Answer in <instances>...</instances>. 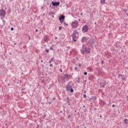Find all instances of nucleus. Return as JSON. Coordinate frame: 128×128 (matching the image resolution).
<instances>
[{
  "label": "nucleus",
  "mask_w": 128,
  "mask_h": 128,
  "mask_svg": "<svg viewBox=\"0 0 128 128\" xmlns=\"http://www.w3.org/2000/svg\"><path fill=\"white\" fill-rule=\"evenodd\" d=\"M84 76H86V74H88V72H84Z\"/></svg>",
  "instance_id": "7c9ffc66"
},
{
  "label": "nucleus",
  "mask_w": 128,
  "mask_h": 128,
  "mask_svg": "<svg viewBox=\"0 0 128 128\" xmlns=\"http://www.w3.org/2000/svg\"><path fill=\"white\" fill-rule=\"evenodd\" d=\"M98 84H100V88H104V86H106V81L104 80L103 79L98 78Z\"/></svg>",
  "instance_id": "7ed1b4c3"
},
{
  "label": "nucleus",
  "mask_w": 128,
  "mask_h": 128,
  "mask_svg": "<svg viewBox=\"0 0 128 128\" xmlns=\"http://www.w3.org/2000/svg\"><path fill=\"white\" fill-rule=\"evenodd\" d=\"M42 66H44V65H42Z\"/></svg>",
  "instance_id": "e2e57ef3"
},
{
  "label": "nucleus",
  "mask_w": 128,
  "mask_h": 128,
  "mask_svg": "<svg viewBox=\"0 0 128 128\" xmlns=\"http://www.w3.org/2000/svg\"><path fill=\"white\" fill-rule=\"evenodd\" d=\"M50 68H52V66H53L52 64H50Z\"/></svg>",
  "instance_id": "c756f323"
},
{
  "label": "nucleus",
  "mask_w": 128,
  "mask_h": 128,
  "mask_svg": "<svg viewBox=\"0 0 128 128\" xmlns=\"http://www.w3.org/2000/svg\"><path fill=\"white\" fill-rule=\"evenodd\" d=\"M80 52L82 54H88L90 52V49L88 48H86V44H82V49H81Z\"/></svg>",
  "instance_id": "f257e3e1"
},
{
  "label": "nucleus",
  "mask_w": 128,
  "mask_h": 128,
  "mask_svg": "<svg viewBox=\"0 0 128 128\" xmlns=\"http://www.w3.org/2000/svg\"><path fill=\"white\" fill-rule=\"evenodd\" d=\"M106 54H107V56H110V53L108 52H106Z\"/></svg>",
  "instance_id": "cd10ccee"
},
{
  "label": "nucleus",
  "mask_w": 128,
  "mask_h": 128,
  "mask_svg": "<svg viewBox=\"0 0 128 128\" xmlns=\"http://www.w3.org/2000/svg\"><path fill=\"white\" fill-rule=\"evenodd\" d=\"M76 82H80V78H76Z\"/></svg>",
  "instance_id": "6ab92c4d"
},
{
  "label": "nucleus",
  "mask_w": 128,
  "mask_h": 128,
  "mask_svg": "<svg viewBox=\"0 0 128 128\" xmlns=\"http://www.w3.org/2000/svg\"><path fill=\"white\" fill-rule=\"evenodd\" d=\"M100 3L102 4H106V0H100Z\"/></svg>",
  "instance_id": "f3484780"
},
{
  "label": "nucleus",
  "mask_w": 128,
  "mask_h": 128,
  "mask_svg": "<svg viewBox=\"0 0 128 128\" xmlns=\"http://www.w3.org/2000/svg\"><path fill=\"white\" fill-rule=\"evenodd\" d=\"M41 62H44V60H41Z\"/></svg>",
  "instance_id": "49530a36"
},
{
  "label": "nucleus",
  "mask_w": 128,
  "mask_h": 128,
  "mask_svg": "<svg viewBox=\"0 0 128 128\" xmlns=\"http://www.w3.org/2000/svg\"><path fill=\"white\" fill-rule=\"evenodd\" d=\"M60 72H62V70L60 69Z\"/></svg>",
  "instance_id": "4c0bfd02"
},
{
  "label": "nucleus",
  "mask_w": 128,
  "mask_h": 128,
  "mask_svg": "<svg viewBox=\"0 0 128 128\" xmlns=\"http://www.w3.org/2000/svg\"><path fill=\"white\" fill-rule=\"evenodd\" d=\"M52 18H54V16H52Z\"/></svg>",
  "instance_id": "864d4df0"
},
{
  "label": "nucleus",
  "mask_w": 128,
  "mask_h": 128,
  "mask_svg": "<svg viewBox=\"0 0 128 128\" xmlns=\"http://www.w3.org/2000/svg\"><path fill=\"white\" fill-rule=\"evenodd\" d=\"M1 19L2 20L4 25V23L6 22V21L2 18H1Z\"/></svg>",
  "instance_id": "393cba45"
},
{
  "label": "nucleus",
  "mask_w": 128,
  "mask_h": 128,
  "mask_svg": "<svg viewBox=\"0 0 128 128\" xmlns=\"http://www.w3.org/2000/svg\"><path fill=\"white\" fill-rule=\"evenodd\" d=\"M50 50H52V47L50 48Z\"/></svg>",
  "instance_id": "6e6d98bb"
},
{
  "label": "nucleus",
  "mask_w": 128,
  "mask_h": 128,
  "mask_svg": "<svg viewBox=\"0 0 128 128\" xmlns=\"http://www.w3.org/2000/svg\"><path fill=\"white\" fill-rule=\"evenodd\" d=\"M41 8H42V9L44 8V7H42Z\"/></svg>",
  "instance_id": "13d9d810"
},
{
  "label": "nucleus",
  "mask_w": 128,
  "mask_h": 128,
  "mask_svg": "<svg viewBox=\"0 0 128 128\" xmlns=\"http://www.w3.org/2000/svg\"><path fill=\"white\" fill-rule=\"evenodd\" d=\"M56 38H58V37L55 38V40H56Z\"/></svg>",
  "instance_id": "8fccbe9b"
},
{
  "label": "nucleus",
  "mask_w": 128,
  "mask_h": 128,
  "mask_svg": "<svg viewBox=\"0 0 128 128\" xmlns=\"http://www.w3.org/2000/svg\"><path fill=\"white\" fill-rule=\"evenodd\" d=\"M46 99L48 98V96L46 97Z\"/></svg>",
  "instance_id": "603ef678"
},
{
  "label": "nucleus",
  "mask_w": 128,
  "mask_h": 128,
  "mask_svg": "<svg viewBox=\"0 0 128 128\" xmlns=\"http://www.w3.org/2000/svg\"><path fill=\"white\" fill-rule=\"evenodd\" d=\"M118 78L119 80L122 79V80H126V78L124 76V75L119 74Z\"/></svg>",
  "instance_id": "6e6552de"
},
{
  "label": "nucleus",
  "mask_w": 128,
  "mask_h": 128,
  "mask_svg": "<svg viewBox=\"0 0 128 128\" xmlns=\"http://www.w3.org/2000/svg\"><path fill=\"white\" fill-rule=\"evenodd\" d=\"M0 16H2V18L6 17V10H0Z\"/></svg>",
  "instance_id": "0eeeda50"
},
{
  "label": "nucleus",
  "mask_w": 128,
  "mask_h": 128,
  "mask_svg": "<svg viewBox=\"0 0 128 128\" xmlns=\"http://www.w3.org/2000/svg\"><path fill=\"white\" fill-rule=\"evenodd\" d=\"M49 104H50L51 103H50V102H49Z\"/></svg>",
  "instance_id": "0e129e2a"
},
{
  "label": "nucleus",
  "mask_w": 128,
  "mask_h": 128,
  "mask_svg": "<svg viewBox=\"0 0 128 128\" xmlns=\"http://www.w3.org/2000/svg\"><path fill=\"white\" fill-rule=\"evenodd\" d=\"M79 26L78 22L74 20L71 23V26L72 28H76Z\"/></svg>",
  "instance_id": "39448f33"
},
{
  "label": "nucleus",
  "mask_w": 128,
  "mask_h": 128,
  "mask_svg": "<svg viewBox=\"0 0 128 128\" xmlns=\"http://www.w3.org/2000/svg\"><path fill=\"white\" fill-rule=\"evenodd\" d=\"M60 114H62V111H60Z\"/></svg>",
  "instance_id": "a18cd8bd"
},
{
  "label": "nucleus",
  "mask_w": 128,
  "mask_h": 128,
  "mask_svg": "<svg viewBox=\"0 0 128 128\" xmlns=\"http://www.w3.org/2000/svg\"><path fill=\"white\" fill-rule=\"evenodd\" d=\"M88 70L89 72H92V67H89L88 68Z\"/></svg>",
  "instance_id": "aec40b11"
},
{
  "label": "nucleus",
  "mask_w": 128,
  "mask_h": 128,
  "mask_svg": "<svg viewBox=\"0 0 128 128\" xmlns=\"http://www.w3.org/2000/svg\"><path fill=\"white\" fill-rule=\"evenodd\" d=\"M98 72L99 74H102V72L100 70H98Z\"/></svg>",
  "instance_id": "b1692460"
},
{
  "label": "nucleus",
  "mask_w": 128,
  "mask_h": 128,
  "mask_svg": "<svg viewBox=\"0 0 128 128\" xmlns=\"http://www.w3.org/2000/svg\"><path fill=\"white\" fill-rule=\"evenodd\" d=\"M64 26H68V24L66 22H64Z\"/></svg>",
  "instance_id": "5701e85b"
},
{
  "label": "nucleus",
  "mask_w": 128,
  "mask_h": 128,
  "mask_svg": "<svg viewBox=\"0 0 128 128\" xmlns=\"http://www.w3.org/2000/svg\"><path fill=\"white\" fill-rule=\"evenodd\" d=\"M81 40H82V42H86L87 40L86 37V36H83Z\"/></svg>",
  "instance_id": "f8f14e48"
},
{
  "label": "nucleus",
  "mask_w": 128,
  "mask_h": 128,
  "mask_svg": "<svg viewBox=\"0 0 128 128\" xmlns=\"http://www.w3.org/2000/svg\"><path fill=\"white\" fill-rule=\"evenodd\" d=\"M102 104L103 106H106V103L104 101H103L102 102Z\"/></svg>",
  "instance_id": "a878e982"
},
{
  "label": "nucleus",
  "mask_w": 128,
  "mask_h": 128,
  "mask_svg": "<svg viewBox=\"0 0 128 128\" xmlns=\"http://www.w3.org/2000/svg\"><path fill=\"white\" fill-rule=\"evenodd\" d=\"M64 78H68L69 80L72 79V76L70 75H68V74H64Z\"/></svg>",
  "instance_id": "1a4fd4ad"
},
{
  "label": "nucleus",
  "mask_w": 128,
  "mask_h": 128,
  "mask_svg": "<svg viewBox=\"0 0 128 128\" xmlns=\"http://www.w3.org/2000/svg\"><path fill=\"white\" fill-rule=\"evenodd\" d=\"M78 30H80V28H78Z\"/></svg>",
  "instance_id": "09e8293b"
},
{
  "label": "nucleus",
  "mask_w": 128,
  "mask_h": 128,
  "mask_svg": "<svg viewBox=\"0 0 128 128\" xmlns=\"http://www.w3.org/2000/svg\"><path fill=\"white\" fill-rule=\"evenodd\" d=\"M10 30H12V31L14 30V28H11Z\"/></svg>",
  "instance_id": "473e14b6"
},
{
  "label": "nucleus",
  "mask_w": 128,
  "mask_h": 128,
  "mask_svg": "<svg viewBox=\"0 0 128 128\" xmlns=\"http://www.w3.org/2000/svg\"><path fill=\"white\" fill-rule=\"evenodd\" d=\"M66 92H70L71 93H72L74 92L72 86H70V84H66Z\"/></svg>",
  "instance_id": "20e7f679"
},
{
  "label": "nucleus",
  "mask_w": 128,
  "mask_h": 128,
  "mask_svg": "<svg viewBox=\"0 0 128 128\" xmlns=\"http://www.w3.org/2000/svg\"><path fill=\"white\" fill-rule=\"evenodd\" d=\"M89 28H90L88 27V26L86 24L82 27V32L83 34H86V32H88Z\"/></svg>",
  "instance_id": "423d86ee"
},
{
  "label": "nucleus",
  "mask_w": 128,
  "mask_h": 128,
  "mask_svg": "<svg viewBox=\"0 0 128 128\" xmlns=\"http://www.w3.org/2000/svg\"><path fill=\"white\" fill-rule=\"evenodd\" d=\"M70 69H72V67H70Z\"/></svg>",
  "instance_id": "052dcab7"
},
{
  "label": "nucleus",
  "mask_w": 128,
  "mask_h": 128,
  "mask_svg": "<svg viewBox=\"0 0 128 128\" xmlns=\"http://www.w3.org/2000/svg\"><path fill=\"white\" fill-rule=\"evenodd\" d=\"M64 18H66V16L62 14L60 16L59 20H64Z\"/></svg>",
  "instance_id": "ddd939ff"
},
{
  "label": "nucleus",
  "mask_w": 128,
  "mask_h": 128,
  "mask_svg": "<svg viewBox=\"0 0 128 128\" xmlns=\"http://www.w3.org/2000/svg\"><path fill=\"white\" fill-rule=\"evenodd\" d=\"M76 34L78 36V30H75L72 34V40L74 42H76V40H78V36H76Z\"/></svg>",
  "instance_id": "f03ea898"
},
{
  "label": "nucleus",
  "mask_w": 128,
  "mask_h": 128,
  "mask_svg": "<svg viewBox=\"0 0 128 128\" xmlns=\"http://www.w3.org/2000/svg\"><path fill=\"white\" fill-rule=\"evenodd\" d=\"M64 22V20H60V24H62V22Z\"/></svg>",
  "instance_id": "f704fd0d"
},
{
  "label": "nucleus",
  "mask_w": 128,
  "mask_h": 128,
  "mask_svg": "<svg viewBox=\"0 0 128 128\" xmlns=\"http://www.w3.org/2000/svg\"><path fill=\"white\" fill-rule=\"evenodd\" d=\"M75 70H78V68L76 67Z\"/></svg>",
  "instance_id": "a19ab883"
},
{
  "label": "nucleus",
  "mask_w": 128,
  "mask_h": 128,
  "mask_svg": "<svg viewBox=\"0 0 128 128\" xmlns=\"http://www.w3.org/2000/svg\"><path fill=\"white\" fill-rule=\"evenodd\" d=\"M124 122L125 124H128V119H124Z\"/></svg>",
  "instance_id": "412c9836"
},
{
  "label": "nucleus",
  "mask_w": 128,
  "mask_h": 128,
  "mask_svg": "<svg viewBox=\"0 0 128 128\" xmlns=\"http://www.w3.org/2000/svg\"><path fill=\"white\" fill-rule=\"evenodd\" d=\"M70 54H72V51H70Z\"/></svg>",
  "instance_id": "c03bdc74"
},
{
  "label": "nucleus",
  "mask_w": 128,
  "mask_h": 128,
  "mask_svg": "<svg viewBox=\"0 0 128 128\" xmlns=\"http://www.w3.org/2000/svg\"><path fill=\"white\" fill-rule=\"evenodd\" d=\"M83 97L84 98H86V94H84L83 95Z\"/></svg>",
  "instance_id": "bb28decb"
},
{
  "label": "nucleus",
  "mask_w": 128,
  "mask_h": 128,
  "mask_svg": "<svg viewBox=\"0 0 128 128\" xmlns=\"http://www.w3.org/2000/svg\"><path fill=\"white\" fill-rule=\"evenodd\" d=\"M10 54L12 55V52H10Z\"/></svg>",
  "instance_id": "5fc2aeb1"
},
{
  "label": "nucleus",
  "mask_w": 128,
  "mask_h": 128,
  "mask_svg": "<svg viewBox=\"0 0 128 128\" xmlns=\"http://www.w3.org/2000/svg\"><path fill=\"white\" fill-rule=\"evenodd\" d=\"M50 60L52 62H54V57H52L50 59Z\"/></svg>",
  "instance_id": "4be33fe9"
},
{
  "label": "nucleus",
  "mask_w": 128,
  "mask_h": 128,
  "mask_svg": "<svg viewBox=\"0 0 128 128\" xmlns=\"http://www.w3.org/2000/svg\"><path fill=\"white\" fill-rule=\"evenodd\" d=\"M101 63L102 64H104V60H102L101 61Z\"/></svg>",
  "instance_id": "c9c22d12"
},
{
  "label": "nucleus",
  "mask_w": 128,
  "mask_h": 128,
  "mask_svg": "<svg viewBox=\"0 0 128 128\" xmlns=\"http://www.w3.org/2000/svg\"><path fill=\"white\" fill-rule=\"evenodd\" d=\"M116 106V105H114V104L112 105V108H114Z\"/></svg>",
  "instance_id": "2f4dec72"
},
{
  "label": "nucleus",
  "mask_w": 128,
  "mask_h": 128,
  "mask_svg": "<svg viewBox=\"0 0 128 128\" xmlns=\"http://www.w3.org/2000/svg\"><path fill=\"white\" fill-rule=\"evenodd\" d=\"M94 78V76H90L88 78L89 80H92Z\"/></svg>",
  "instance_id": "4468645a"
},
{
  "label": "nucleus",
  "mask_w": 128,
  "mask_h": 128,
  "mask_svg": "<svg viewBox=\"0 0 128 128\" xmlns=\"http://www.w3.org/2000/svg\"><path fill=\"white\" fill-rule=\"evenodd\" d=\"M52 62L51 60H50L49 61V64H52Z\"/></svg>",
  "instance_id": "58836bf2"
},
{
  "label": "nucleus",
  "mask_w": 128,
  "mask_h": 128,
  "mask_svg": "<svg viewBox=\"0 0 128 128\" xmlns=\"http://www.w3.org/2000/svg\"><path fill=\"white\" fill-rule=\"evenodd\" d=\"M22 12H24V10H26V8H23L22 9Z\"/></svg>",
  "instance_id": "72a5a7b5"
},
{
  "label": "nucleus",
  "mask_w": 128,
  "mask_h": 128,
  "mask_svg": "<svg viewBox=\"0 0 128 128\" xmlns=\"http://www.w3.org/2000/svg\"><path fill=\"white\" fill-rule=\"evenodd\" d=\"M90 100H96V96H92L90 98Z\"/></svg>",
  "instance_id": "2eb2a0df"
},
{
  "label": "nucleus",
  "mask_w": 128,
  "mask_h": 128,
  "mask_svg": "<svg viewBox=\"0 0 128 128\" xmlns=\"http://www.w3.org/2000/svg\"><path fill=\"white\" fill-rule=\"evenodd\" d=\"M68 118H70V116L69 115V116H68Z\"/></svg>",
  "instance_id": "3c124183"
},
{
  "label": "nucleus",
  "mask_w": 128,
  "mask_h": 128,
  "mask_svg": "<svg viewBox=\"0 0 128 128\" xmlns=\"http://www.w3.org/2000/svg\"><path fill=\"white\" fill-rule=\"evenodd\" d=\"M48 36H44L43 38V40H44V42H48Z\"/></svg>",
  "instance_id": "dca6fc26"
},
{
  "label": "nucleus",
  "mask_w": 128,
  "mask_h": 128,
  "mask_svg": "<svg viewBox=\"0 0 128 128\" xmlns=\"http://www.w3.org/2000/svg\"><path fill=\"white\" fill-rule=\"evenodd\" d=\"M46 116H44V117H45Z\"/></svg>",
  "instance_id": "774afa93"
},
{
  "label": "nucleus",
  "mask_w": 128,
  "mask_h": 128,
  "mask_svg": "<svg viewBox=\"0 0 128 128\" xmlns=\"http://www.w3.org/2000/svg\"><path fill=\"white\" fill-rule=\"evenodd\" d=\"M68 48H70V46H68Z\"/></svg>",
  "instance_id": "680f3d73"
},
{
  "label": "nucleus",
  "mask_w": 128,
  "mask_h": 128,
  "mask_svg": "<svg viewBox=\"0 0 128 128\" xmlns=\"http://www.w3.org/2000/svg\"><path fill=\"white\" fill-rule=\"evenodd\" d=\"M43 16H44V14H43Z\"/></svg>",
  "instance_id": "69168bd1"
},
{
  "label": "nucleus",
  "mask_w": 128,
  "mask_h": 128,
  "mask_svg": "<svg viewBox=\"0 0 128 128\" xmlns=\"http://www.w3.org/2000/svg\"><path fill=\"white\" fill-rule=\"evenodd\" d=\"M88 42L90 44H94V39H90Z\"/></svg>",
  "instance_id": "9b49d317"
},
{
  "label": "nucleus",
  "mask_w": 128,
  "mask_h": 128,
  "mask_svg": "<svg viewBox=\"0 0 128 128\" xmlns=\"http://www.w3.org/2000/svg\"><path fill=\"white\" fill-rule=\"evenodd\" d=\"M56 100V98H53V100Z\"/></svg>",
  "instance_id": "37998d69"
},
{
  "label": "nucleus",
  "mask_w": 128,
  "mask_h": 128,
  "mask_svg": "<svg viewBox=\"0 0 128 128\" xmlns=\"http://www.w3.org/2000/svg\"><path fill=\"white\" fill-rule=\"evenodd\" d=\"M76 58L78 60V58Z\"/></svg>",
  "instance_id": "338daca9"
},
{
  "label": "nucleus",
  "mask_w": 128,
  "mask_h": 128,
  "mask_svg": "<svg viewBox=\"0 0 128 128\" xmlns=\"http://www.w3.org/2000/svg\"><path fill=\"white\" fill-rule=\"evenodd\" d=\"M80 14V16H82V12H81V13Z\"/></svg>",
  "instance_id": "79ce46f5"
},
{
  "label": "nucleus",
  "mask_w": 128,
  "mask_h": 128,
  "mask_svg": "<svg viewBox=\"0 0 128 128\" xmlns=\"http://www.w3.org/2000/svg\"><path fill=\"white\" fill-rule=\"evenodd\" d=\"M67 104H68V105L70 106V98H67Z\"/></svg>",
  "instance_id": "a211bd4d"
},
{
  "label": "nucleus",
  "mask_w": 128,
  "mask_h": 128,
  "mask_svg": "<svg viewBox=\"0 0 128 128\" xmlns=\"http://www.w3.org/2000/svg\"><path fill=\"white\" fill-rule=\"evenodd\" d=\"M62 26H59V28H58V30H62Z\"/></svg>",
  "instance_id": "c85d7f7f"
},
{
  "label": "nucleus",
  "mask_w": 128,
  "mask_h": 128,
  "mask_svg": "<svg viewBox=\"0 0 128 128\" xmlns=\"http://www.w3.org/2000/svg\"><path fill=\"white\" fill-rule=\"evenodd\" d=\"M46 52H49L48 49L46 50Z\"/></svg>",
  "instance_id": "e433bc0d"
},
{
  "label": "nucleus",
  "mask_w": 128,
  "mask_h": 128,
  "mask_svg": "<svg viewBox=\"0 0 128 128\" xmlns=\"http://www.w3.org/2000/svg\"><path fill=\"white\" fill-rule=\"evenodd\" d=\"M94 24H96V22L94 23Z\"/></svg>",
  "instance_id": "bf43d9fd"
},
{
  "label": "nucleus",
  "mask_w": 128,
  "mask_h": 128,
  "mask_svg": "<svg viewBox=\"0 0 128 128\" xmlns=\"http://www.w3.org/2000/svg\"><path fill=\"white\" fill-rule=\"evenodd\" d=\"M36 32H38V29H36Z\"/></svg>",
  "instance_id": "ea45409f"
},
{
  "label": "nucleus",
  "mask_w": 128,
  "mask_h": 128,
  "mask_svg": "<svg viewBox=\"0 0 128 128\" xmlns=\"http://www.w3.org/2000/svg\"><path fill=\"white\" fill-rule=\"evenodd\" d=\"M79 66L80 68V64H79Z\"/></svg>",
  "instance_id": "de8ad7c7"
},
{
  "label": "nucleus",
  "mask_w": 128,
  "mask_h": 128,
  "mask_svg": "<svg viewBox=\"0 0 128 128\" xmlns=\"http://www.w3.org/2000/svg\"><path fill=\"white\" fill-rule=\"evenodd\" d=\"M52 6H60V2H52Z\"/></svg>",
  "instance_id": "9d476101"
},
{
  "label": "nucleus",
  "mask_w": 128,
  "mask_h": 128,
  "mask_svg": "<svg viewBox=\"0 0 128 128\" xmlns=\"http://www.w3.org/2000/svg\"><path fill=\"white\" fill-rule=\"evenodd\" d=\"M126 16H128V13H126Z\"/></svg>",
  "instance_id": "4d7b16f0"
}]
</instances>
